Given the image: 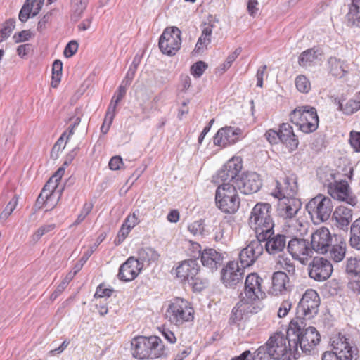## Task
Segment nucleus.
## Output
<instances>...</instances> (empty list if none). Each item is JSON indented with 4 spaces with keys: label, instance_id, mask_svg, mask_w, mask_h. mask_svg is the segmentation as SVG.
<instances>
[{
    "label": "nucleus",
    "instance_id": "nucleus-1",
    "mask_svg": "<svg viewBox=\"0 0 360 360\" xmlns=\"http://www.w3.org/2000/svg\"><path fill=\"white\" fill-rule=\"evenodd\" d=\"M131 352L136 359H154L164 354L165 346L158 336L139 335L131 340Z\"/></svg>",
    "mask_w": 360,
    "mask_h": 360
},
{
    "label": "nucleus",
    "instance_id": "nucleus-2",
    "mask_svg": "<svg viewBox=\"0 0 360 360\" xmlns=\"http://www.w3.org/2000/svg\"><path fill=\"white\" fill-rule=\"evenodd\" d=\"M271 212V205L267 202H258L252 209L248 224L259 240H264L272 234L274 222Z\"/></svg>",
    "mask_w": 360,
    "mask_h": 360
},
{
    "label": "nucleus",
    "instance_id": "nucleus-3",
    "mask_svg": "<svg viewBox=\"0 0 360 360\" xmlns=\"http://www.w3.org/2000/svg\"><path fill=\"white\" fill-rule=\"evenodd\" d=\"M262 283L263 279L256 273H251L246 277L242 301L247 305L246 309L250 313L257 314L264 307L262 301L266 293L262 289Z\"/></svg>",
    "mask_w": 360,
    "mask_h": 360
},
{
    "label": "nucleus",
    "instance_id": "nucleus-4",
    "mask_svg": "<svg viewBox=\"0 0 360 360\" xmlns=\"http://www.w3.org/2000/svg\"><path fill=\"white\" fill-rule=\"evenodd\" d=\"M165 316L171 324L180 327L193 321L195 309L188 300L176 297L169 302Z\"/></svg>",
    "mask_w": 360,
    "mask_h": 360
},
{
    "label": "nucleus",
    "instance_id": "nucleus-5",
    "mask_svg": "<svg viewBox=\"0 0 360 360\" xmlns=\"http://www.w3.org/2000/svg\"><path fill=\"white\" fill-rule=\"evenodd\" d=\"M216 206L224 213L234 214L240 205V198L235 184L231 182L216 183Z\"/></svg>",
    "mask_w": 360,
    "mask_h": 360
},
{
    "label": "nucleus",
    "instance_id": "nucleus-6",
    "mask_svg": "<svg viewBox=\"0 0 360 360\" xmlns=\"http://www.w3.org/2000/svg\"><path fill=\"white\" fill-rule=\"evenodd\" d=\"M264 352H266L267 354L275 360H280L288 354L293 356L296 354V352H294L293 344H291V340H288V338L281 333H275L271 335L265 347H259L257 349V356H258L261 353Z\"/></svg>",
    "mask_w": 360,
    "mask_h": 360
},
{
    "label": "nucleus",
    "instance_id": "nucleus-7",
    "mask_svg": "<svg viewBox=\"0 0 360 360\" xmlns=\"http://www.w3.org/2000/svg\"><path fill=\"white\" fill-rule=\"evenodd\" d=\"M200 266L195 259H186L176 265V276L181 283H188L196 290H201L205 287V282L200 276Z\"/></svg>",
    "mask_w": 360,
    "mask_h": 360
},
{
    "label": "nucleus",
    "instance_id": "nucleus-8",
    "mask_svg": "<svg viewBox=\"0 0 360 360\" xmlns=\"http://www.w3.org/2000/svg\"><path fill=\"white\" fill-rule=\"evenodd\" d=\"M290 117L291 121L303 133H312L318 128L319 117L315 108L298 107L291 112Z\"/></svg>",
    "mask_w": 360,
    "mask_h": 360
},
{
    "label": "nucleus",
    "instance_id": "nucleus-9",
    "mask_svg": "<svg viewBox=\"0 0 360 360\" xmlns=\"http://www.w3.org/2000/svg\"><path fill=\"white\" fill-rule=\"evenodd\" d=\"M333 207L330 198L321 194L312 198L306 206L311 218L315 222H323L328 220L333 211Z\"/></svg>",
    "mask_w": 360,
    "mask_h": 360
},
{
    "label": "nucleus",
    "instance_id": "nucleus-10",
    "mask_svg": "<svg viewBox=\"0 0 360 360\" xmlns=\"http://www.w3.org/2000/svg\"><path fill=\"white\" fill-rule=\"evenodd\" d=\"M181 32L176 27H167L159 39V48L163 54L174 56L180 49Z\"/></svg>",
    "mask_w": 360,
    "mask_h": 360
},
{
    "label": "nucleus",
    "instance_id": "nucleus-11",
    "mask_svg": "<svg viewBox=\"0 0 360 360\" xmlns=\"http://www.w3.org/2000/svg\"><path fill=\"white\" fill-rule=\"evenodd\" d=\"M243 168V161L240 158H232L224 165L214 177V183L231 182L236 184L239 179V173Z\"/></svg>",
    "mask_w": 360,
    "mask_h": 360
},
{
    "label": "nucleus",
    "instance_id": "nucleus-12",
    "mask_svg": "<svg viewBox=\"0 0 360 360\" xmlns=\"http://www.w3.org/2000/svg\"><path fill=\"white\" fill-rule=\"evenodd\" d=\"M328 193L335 200L345 202L355 206L357 203L356 197L352 193L349 185L346 181H335L328 185Z\"/></svg>",
    "mask_w": 360,
    "mask_h": 360
},
{
    "label": "nucleus",
    "instance_id": "nucleus-13",
    "mask_svg": "<svg viewBox=\"0 0 360 360\" xmlns=\"http://www.w3.org/2000/svg\"><path fill=\"white\" fill-rule=\"evenodd\" d=\"M320 298L315 290L307 289L298 304V312L304 318L311 319L318 312Z\"/></svg>",
    "mask_w": 360,
    "mask_h": 360
},
{
    "label": "nucleus",
    "instance_id": "nucleus-14",
    "mask_svg": "<svg viewBox=\"0 0 360 360\" xmlns=\"http://www.w3.org/2000/svg\"><path fill=\"white\" fill-rule=\"evenodd\" d=\"M287 249L292 257L302 264H307L313 254L309 242L305 239L297 238L291 239L288 242Z\"/></svg>",
    "mask_w": 360,
    "mask_h": 360
},
{
    "label": "nucleus",
    "instance_id": "nucleus-15",
    "mask_svg": "<svg viewBox=\"0 0 360 360\" xmlns=\"http://www.w3.org/2000/svg\"><path fill=\"white\" fill-rule=\"evenodd\" d=\"M320 342V334L314 327L306 328L299 339H292L294 352H297L298 347L304 352L312 351Z\"/></svg>",
    "mask_w": 360,
    "mask_h": 360
},
{
    "label": "nucleus",
    "instance_id": "nucleus-16",
    "mask_svg": "<svg viewBox=\"0 0 360 360\" xmlns=\"http://www.w3.org/2000/svg\"><path fill=\"white\" fill-rule=\"evenodd\" d=\"M244 271L238 262H228L221 271V280L226 287L233 288L240 283L243 278Z\"/></svg>",
    "mask_w": 360,
    "mask_h": 360
},
{
    "label": "nucleus",
    "instance_id": "nucleus-17",
    "mask_svg": "<svg viewBox=\"0 0 360 360\" xmlns=\"http://www.w3.org/2000/svg\"><path fill=\"white\" fill-rule=\"evenodd\" d=\"M332 242V235L325 226L317 229L311 236V248L312 251L325 254L328 252Z\"/></svg>",
    "mask_w": 360,
    "mask_h": 360
},
{
    "label": "nucleus",
    "instance_id": "nucleus-18",
    "mask_svg": "<svg viewBox=\"0 0 360 360\" xmlns=\"http://www.w3.org/2000/svg\"><path fill=\"white\" fill-rule=\"evenodd\" d=\"M333 272L330 262L323 257H316L309 264V276L319 281L328 278Z\"/></svg>",
    "mask_w": 360,
    "mask_h": 360
},
{
    "label": "nucleus",
    "instance_id": "nucleus-19",
    "mask_svg": "<svg viewBox=\"0 0 360 360\" xmlns=\"http://www.w3.org/2000/svg\"><path fill=\"white\" fill-rule=\"evenodd\" d=\"M235 185L241 193L249 195L257 192L262 186V182L257 173L246 172L237 179Z\"/></svg>",
    "mask_w": 360,
    "mask_h": 360
},
{
    "label": "nucleus",
    "instance_id": "nucleus-20",
    "mask_svg": "<svg viewBox=\"0 0 360 360\" xmlns=\"http://www.w3.org/2000/svg\"><path fill=\"white\" fill-rule=\"evenodd\" d=\"M297 185L295 178L285 175L276 181V186L272 195L277 198L295 196Z\"/></svg>",
    "mask_w": 360,
    "mask_h": 360
},
{
    "label": "nucleus",
    "instance_id": "nucleus-21",
    "mask_svg": "<svg viewBox=\"0 0 360 360\" xmlns=\"http://www.w3.org/2000/svg\"><path fill=\"white\" fill-rule=\"evenodd\" d=\"M331 345L333 351L339 355V358L343 360H352L356 349L351 345L349 338L338 334L332 338Z\"/></svg>",
    "mask_w": 360,
    "mask_h": 360
},
{
    "label": "nucleus",
    "instance_id": "nucleus-22",
    "mask_svg": "<svg viewBox=\"0 0 360 360\" xmlns=\"http://www.w3.org/2000/svg\"><path fill=\"white\" fill-rule=\"evenodd\" d=\"M72 160V156L70 155L67 157L63 165L58 169V170L51 176V177L49 179L47 183L44 186L41 191L42 196H47V193L55 192H60V193L62 194V191L63 188L60 187L59 185L61 179L65 174L66 167L71 163Z\"/></svg>",
    "mask_w": 360,
    "mask_h": 360
},
{
    "label": "nucleus",
    "instance_id": "nucleus-23",
    "mask_svg": "<svg viewBox=\"0 0 360 360\" xmlns=\"http://www.w3.org/2000/svg\"><path fill=\"white\" fill-rule=\"evenodd\" d=\"M262 252L263 246L259 238L250 242L240 253V261L242 266L244 268L251 266Z\"/></svg>",
    "mask_w": 360,
    "mask_h": 360
},
{
    "label": "nucleus",
    "instance_id": "nucleus-24",
    "mask_svg": "<svg viewBox=\"0 0 360 360\" xmlns=\"http://www.w3.org/2000/svg\"><path fill=\"white\" fill-rule=\"evenodd\" d=\"M142 269L143 264L131 257L120 266L118 277L124 281H131L138 276Z\"/></svg>",
    "mask_w": 360,
    "mask_h": 360
},
{
    "label": "nucleus",
    "instance_id": "nucleus-25",
    "mask_svg": "<svg viewBox=\"0 0 360 360\" xmlns=\"http://www.w3.org/2000/svg\"><path fill=\"white\" fill-rule=\"evenodd\" d=\"M278 199L279 210L281 215L285 218L293 217L301 207V202L295 196Z\"/></svg>",
    "mask_w": 360,
    "mask_h": 360
},
{
    "label": "nucleus",
    "instance_id": "nucleus-26",
    "mask_svg": "<svg viewBox=\"0 0 360 360\" xmlns=\"http://www.w3.org/2000/svg\"><path fill=\"white\" fill-rule=\"evenodd\" d=\"M289 285L290 279L288 276L281 271H276L272 276L271 292L274 295H278L287 291Z\"/></svg>",
    "mask_w": 360,
    "mask_h": 360
},
{
    "label": "nucleus",
    "instance_id": "nucleus-27",
    "mask_svg": "<svg viewBox=\"0 0 360 360\" xmlns=\"http://www.w3.org/2000/svg\"><path fill=\"white\" fill-rule=\"evenodd\" d=\"M333 219L338 228L347 229L352 220V210L343 205L338 206L333 214Z\"/></svg>",
    "mask_w": 360,
    "mask_h": 360
},
{
    "label": "nucleus",
    "instance_id": "nucleus-28",
    "mask_svg": "<svg viewBox=\"0 0 360 360\" xmlns=\"http://www.w3.org/2000/svg\"><path fill=\"white\" fill-rule=\"evenodd\" d=\"M222 257L214 249H206L201 252V262L204 266L210 269L217 268V264L221 263Z\"/></svg>",
    "mask_w": 360,
    "mask_h": 360
},
{
    "label": "nucleus",
    "instance_id": "nucleus-29",
    "mask_svg": "<svg viewBox=\"0 0 360 360\" xmlns=\"http://www.w3.org/2000/svg\"><path fill=\"white\" fill-rule=\"evenodd\" d=\"M271 234L267 237L265 245L266 251L270 254H276L281 252L285 247V236L283 235H276L271 238Z\"/></svg>",
    "mask_w": 360,
    "mask_h": 360
},
{
    "label": "nucleus",
    "instance_id": "nucleus-30",
    "mask_svg": "<svg viewBox=\"0 0 360 360\" xmlns=\"http://www.w3.org/2000/svg\"><path fill=\"white\" fill-rule=\"evenodd\" d=\"M138 214L139 210H137V214L136 213V212H134L131 214H129L126 217L124 223L122 224L118 232L117 236L119 238L124 240L126 237L129 235L131 229L140 223V219L138 217Z\"/></svg>",
    "mask_w": 360,
    "mask_h": 360
},
{
    "label": "nucleus",
    "instance_id": "nucleus-31",
    "mask_svg": "<svg viewBox=\"0 0 360 360\" xmlns=\"http://www.w3.org/2000/svg\"><path fill=\"white\" fill-rule=\"evenodd\" d=\"M304 319V317L297 316L290 321L287 329V338L290 339L292 337H295L294 339H299L302 336V330L306 326Z\"/></svg>",
    "mask_w": 360,
    "mask_h": 360
},
{
    "label": "nucleus",
    "instance_id": "nucleus-32",
    "mask_svg": "<svg viewBox=\"0 0 360 360\" xmlns=\"http://www.w3.org/2000/svg\"><path fill=\"white\" fill-rule=\"evenodd\" d=\"M328 64L330 73L335 77L342 78L347 73V67L340 59L330 57Z\"/></svg>",
    "mask_w": 360,
    "mask_h": 360
},
{
    "label": "nucleus",
    "instance_id": "nucleus-33",
    "mask_svg": "<svg viewBox=\"0 0 360 360\" xmlns=\"http://www.w3.org/2000/svg\"><path fill=\"white\" fill-rule=\"evenodd\" d=\"M349 11L346 15L347 23L350 26L360 27V0H350Z\"/></svg>",
    "mask_w": 360,
    "mask_h": 360
},
{
    "label": "nucleus",
    "instance_id": "nucleus-34",
    "mask_svg": "<svg viewBox=\"0 0 360 360\" xmlns=\"http://www.w3.org/2000/svg\"><path fill=\"white\" fill-rule=\"evenodd\" d=\"M320 53L314 49H309L303 51L300 57L298 63L302 67H309L314 65L318 60Z\"/></svg>",
    "mask_w": 360,
    "mask_h": 360
},
{
    "label": "nucleus",
    "instance_id": "nucleus-35",
    "mask_svg": "<svg viewBox=\"0 0 360 360\" xmlns=\"http://www.w3.org/2000/svg\"><path fill=\"white\" fill-rule=\"evenodd\" d=\"M61 195L60 192H55L47 193V196H42V192H41L37 198V202L39 204L42 202L46 211L51 210L58 204Z\"/></svg>",
    "mask_w": 360,
    "mask_h": 360
},
{
    "label": "nucleus",
    "instance_id": "nucleus-36",
    "mask_svg": "<svg viewBox=\"0 0 360 360\" xmlns=\"http://www.w3.org/2000/svg\"><path fill=\"white\" fill-rule=\"evenodd\" d=\"M127 89L126 86H124L123 84H120L118 87L117 90L115 93L113 97L111 99L110 103L108 106V115L109 119L112 117L113 112H115L117 104L122 101V99L126 95Z\"/></svg>",
    "mask_w": 360,
    "mask_h": 360
},
{
    "label": "nucleus",
    "instance_id": "nucleus-37",
    "mask_svg": "<svg viewBox=\"0 0 360 360\" xmlns=\"http://www.w3.org/2000/svg\"><path fill=\"white\" fill-rule=\"evenodd\" d=\"M346 252V242L345 240H340L338 244L334 245L330 250V257L335 262L342 261Z\"/></svg>",
    "mask_w": 360,
    "mask_h": 360
},
{
    "label": "nucleus",
    "instance_id": "nucleus-38",
    "mask_svg": "<svg viewBox=\"0 0 360 360\" xmlns=\"http://www.w3.org/2000/svg\"><path fill=\"white\" fill-rule=\"evenodd\" d=\"M276 268L285 270L292 274L295 271L294 263L289 257L284 255H279L278 257L276 262Z\"/></svg>",
    "mask_w": 360,
    "mask_h": 360
},
{
    "label": "nucleus",
    "instance_id": "nucleus-39",
    "mask_svg": "<svg viewBox=\"0 0 360 360\" xmlns=\"http://www.w3.org/2000/svg\"><path fill=\"white\" fill-rule=\"evenodd\" d=\"M339 109L344 114L351 115L360 110V101L356 98L355 99H349L345 105L340 103Z\"/></svg>",
    "mask_w": 360,
    "mask_h": 360
},
{
    "label": "nucleus",
    "instance_id": "nucleus-40",
    "mask_svg": "<svg viewBox=\"0 0 360 360\" xmlns=\"http://www.w3.org/2000/svg\"><path fill=\"white\" fill-rule=\"evenodd\" d=\"M63 70V63L60 60H56L52 65V82L51 86L54 88L57 87L60 82Z\"/></svg>",
    "mask_w": 360,
    "mask_h": 360
},
{
    "label": "nucleus",
    "instance_id": "nucleus-41",
    "mask_svg": "<svg viewBox=\"0 0 360 360\" xmlns=\"http://www.w3.org/2000/svg\"><path fill=\"white\" fill-rule=\"evenodd\" d=\"M15 26V20L8 19L1 26L0 29V43L6 39L11 34Z\"/></svg>",
    "mask_w": 360,
    "mask_h": 360
},
{
    "label": "nucleus",
    "instance_id": "nucleus-42",
    "mask_svg": "<svg viewBox=\"0 0 360 360\" xmlns=\"http://www.w3.org/2000/svg\"><path fill=\"white\" fill-rule=\"evenodd\" d=\"M56 229L55 224H44L37 229L32 235V239L34 242H37L45 234L50 233Z\"/></svg>",
    "mask_w": 360,
    "mask_h": 360
},
{
    "label": "nucleus",
    "instance_id": "nucleus-43",
    "mask_svg": "<svg viewBox=\"0 0 360 360\" xmlns=\"http://www.w3.org/2000/svg\"><path fill=\"white\" fill-rule=\"evenodd\" d=\"M89 0H71V8L74 17L78 18L86 9Z\"/></svg>",
    "mask_w": 360,
    "mask_h": 360
},
{
    "label": "nucleus",
    "instance_id": "nucleus-44",
    "mask_svg": "<svg viewBox=\"0 0 360 360\" xmlns=\"http://www.w3.org/2000/svg\"><path fill=\"white\" fill-rule=\"evenodd\" d=\"M295 86L297 90L302 93H307L311 89L309 79L304 75H299L296 77Z\"/></svg>",
    "mask_w": 360,
    "mask_h": 360
},
{
    "label": "nucleus",
    "instance_id": "nucleus-45",
    "mask_svg": "<svg viewBox=\"0 0 360 360\" xmlns=\"http://www.w3.org/2000/svg\"><path fill=\"white\" fill-rule=\"evenodd\" d=\"M271 133H274L276 135H295L293 128L289 123L281 124L278 131L270 129L267 131L264 135H271Z\"/></svg>",
    "mask_w": 360,
    "mask_h": 360
},
{
    "label": "nucleus",
    "instance_id": "nucleus-46",
    "mask_svg": "<svg viewBox=\"0 0 360 360\" xmlns=\"http://www.w3.org/2000/svg\"><path fill=\"white\" fill-rule=\"evenodd\" d=\"M347 271L360 277V259L350 258L347 260Z\"/></svg>",
    "mask_w": 360,
    "mask_h": 360
},
{
    "label": "nucleus",
    "instance_id": "nucleus-47",
    "mask_svg": "<svg viewBox=\"0 0 360 360\" xmlns=\"http://www.w3.org/2000/svg\"><path fill=\"white\" fill-rule=\"evenodd\" d=\"M69 136H60L51 150V157L57 158L58 153L65 148Z\"/></svg>",
    "mask_w": 360,
    "mask_h": 360
},
{
    "label": "nucleus",
    "instance_id": "nucleus-48",
    "mask_svg": "<svg viewBox=\"0 0 360 360\" xmlns=\"http://www.w3.org/2000/svg\"><path fill=\"white\" fill-rule=\"evenodd\" d=\"M32 0H26L19 13V20L21 22H26L30 18L33 6L30 3Z\"/></svg>",
    "mask_w": 360,
    "mask_h": 360
},
{
    "label": "nucleus",
    "instance_id": "nucleus-49",
    "mask_svg": "<svg viewBox=\"0 0 360 360\" xmlns=\"http://www.w3.org/2000/svg\"><path fill=\"white\" fill-rule=\"evenodd\" d=\"M238 140L237 138L229 139V136H214L213 141L215 146L222 148L234 144Z\"/></svg>",
    "mask_w": 360,
    "mask_h": 360
},
{
    "label": "nucleus",
    "instance_id": "nucleus-50",
    "mask_svg": "<svg viewBox=\"0 0 360 360\" xmlns=\"http://www.w3.org/2000/svg\"><path fill=\"white\" fill-rule=\"evenodd\" d=\"M207 68V65L203 61H198L191 68V74L196 78L200 77Z\"/></svg>",
    "mask_w": 360,
    "mask_h": 360
},
{
    "label": "nucleus",
    "instance_id": "nucleus-51",
    "mask_svg": "<svg viewBox=\"0 0 360 360\" xmlns=\"http://www.w3.org/2000/svg\"><path fill=\"white\" fill-rule=\"evenodd\" d=\"M299 141L296 136H283L281 144L289 151H292L297 148Z\"/></svg>",
    "mask_w": 360,
    "mask_h": 360
},
{
    "label": "nucleus",
    "instance_id": "nucleus-52",
    "mask_svg": "<svg viewBox=\"0 0 360 360\" xmlns=\"http://www.w3.org/2000/svg\"><path fill=\"white\" fill-rule=\"evenodd\" d=\"M17 204V199L13 198L11 200L6 206L5 209L1 213L0 219H6L16 208Z\"/></svg>",
    "mask_w": 360,
    "mask_h": 360
},
{
    "label": "nucleus",
    "instance_id": "nucleus-53",
    "mask_svg": "<svg viewBox=\"0 0 360 360\" xmlns=\"http://www.w3.org/2000/svg\"><path fill=\"white\" fill-rule=\"evenodd\" d=\"M292 308V302L290 300H283L278 309L277 316L279 318L285 317Z\"/></svg>",
    "mask_w": 360,
    "mask_h": 360
},
{
    "label": "nucleus",
    "instance_id": "nucleus-54",
    "mask_svg": "<svg viewBox=\"0 0 360 360\" xmlns=\"http://www.w3.org/2000/svg\"><path fill=\"white\" fill-rule=\"evenodd\" d=\"M188 231L194 236L202 234L204 231V224L202 220L195 221L188 226Z\"/></svg>",
    "mask_w": 360,
    "mask_h": 360
},
{
    "label": "nucleus",
    "instance_id": "nucleus-55",
    "mask_svg": "<svg viewBox=\"0 0 360 360\" xmlns=\"http://www.w3.org/2000/svg\"><path fill=\"white\" fill-rule=\"evenodd\" d=\"M113 290L110 288H107L105 283H101L96 288L94 297H109L111 296Z\"/></svg>",
    "mask_w": 360,
    "mask_h": 360
},
{
    "label": "nucleus",
    "instance_id": "nucleus-56",
    "mask_svg": "<svg viewBox=\"0 0 360 360\" xmlns=\"http://www.w3.org/2000/svg\"><path fill=\"white\" fill-rule=\"evenodd\" d=\"M93 205L91 203H84L82 209L80 212V214L78 215L77 219L75 220L74 224L78 225L81 222H82L84 219L89 214V213L91 212Z\"/></svg>",
    "mask_w": 360,
    "mask_h": 360
},
{
    "label": "nucleus",
    "instance_id": "nucleus-57",
    "mask_svg": "<svg viewBox=\"0 0 360 360\" xmlns=\"http://www.w3.org/2000/svg\"><path fill=\"white\" fill-rule=\"evenodd\" d=\"M81 121V115L78 112L75 116H72L69 119L70 125L68 127V135H73L75 133H77L76 127L80 123Z\"/></svg>",
    "mask_w": 360,
    "mask_h": 360
},
{
    "label": "nucleus",
    "instance_id": "nucleus-58",
    "mask_svg": "<svg viewBox=\"0 0 360 360\" xmlns=\"http://www.w3.org/2000/svg\"><path fill=\"white\" fill-rule=\"evenodd\" d=\"M77 49L78 43L76 41L72 40L66 45L63 52L64 56L66 58H70L77 51Z\"/></svg>",
    "mask_w": 360,
    "mask_h": 360
},
{
    "label": "nucleus",
    "instance_id": "nucleus-59",
    "mask_svg": "<svg viewBox=\"0 0 360 360\" xmlns=\"http://www.w3.org/2000/svg\"><path fill=\"white\" fill-rule=\"evenodd\" d=\"M242 133L239 128H233L232 127H224L218 130L215 135H240Z\"/></svg>",
    "mask_w": 360,
    "mask_h": 360
},
{
    "label": "nucleus",
    "instance_id": "nucleus-60",
    "mask_svg": "<svg viewBox=\"0 0 360 360\" xmlns=\"http://www.w3.org/2000/svg\"><path fill=\"white\" fill-rule=\"evenodd\" d=\"M123 165V160L120 156H114L112 157L108 163L109 168L111 170H118Z\"/></svg>",
    "mask_w": 360,
    "mask_h": 360
},
{
    "label": "nucleus",
    "instance_id": "nucleus-61",
    "mask_svg": "<svg viewBox=\"0 0 360 360\" xmlns=\"http://www.w3.org/2000/svg\"><path fill=\"white\" fill-rule=\"evenodd\" d=\"M211 42V37L202 34L195 45V50L199 52L204 46H207Z\"/></svg>",
    "mask_w": 360,
    "mask_h": 360
},
{
    "label": "nucleus",
    "instance_id": "nucleus-62",
    "mask_svg": "<svg viewBox=\"0 0 360 360\" xmlns=\"http://www.w3.org/2000/svg\"><path fill=\"white\" fill-rule=\"evenodd\" d=\"M31 37V32L30 30H22L18 34H15L13 39L15 43L27 41Z\"/></svg>",
    "mask_w": 360,
    "mask_h": 360
},
{
    "label": "nucleus",
    "instance_id": "nucleus-63",
    "mask_svg": "<svg viewBox=\"0 0 360 360\" xmlns=\"http://www.w3.org/2000/svg\"><path fill=\"white\" fill-rule=\"evenodd\" d=\"M242 319H243L242 311L240 310L238 308H233L231 311L230 319H229L230 323H233V324H237L239 323V321H241Z\"/></svg>",
    "mask_w": 360,
    "mask_h": 360
},
{
    "label": "nucleus",
    "instance_id": "nucleus-64",
    "mask_svg": "<svg viewBox=\"0 0 360 360\" xmlns=\"http://www.w3.org/2000/svg\"><path fill=\"white\" fill-rule=\"evenodd\" d=\"M258 1L257 0H249L248 2V6H247V8H248V11L249 13V14L252 16V17H255V15L257 14L259 8L257 7L258 6Z\"/></svg>",
    "mask_w": 360,
    "mask_h": 360
}]
</instances>
